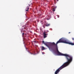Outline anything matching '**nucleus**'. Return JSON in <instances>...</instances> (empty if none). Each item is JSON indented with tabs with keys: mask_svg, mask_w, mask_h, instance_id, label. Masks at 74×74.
<instances>
[{
	"mask_svg": "<svg viewBox=\"0 0 74 74\" xmlns=\"http://www.w3.org/2000/svg\"><path fill=\"white\" fill-rule=\"evenodd\" d=\"M24 29H25V28H24Z\"/></svg>",
	"mask_w": 74,
	"mask_h": 74,
	"instance_id": "nucleus-17",
	"label": "nucleus"
},
{
	"mask_svg": "<svg viewBox=\"0 0 74 74\" xmlns=\"http://www.w3.org/2000/svg\"><path fill=\"white\" fill-rule=\"evenodd\" d=\"M24 34H25V33H23L22 34V36H24Z\"/></svg>",
	"mask_w": 74,
	"mask_h": 74,
	"instance_id": "nucleus-12",
	"label": "nucleus"
},
{
	"mask_svg": "<svg viewBox=\"0 0 74 74\" xmlns=\"http://www.w3.org/2000/svg\"><path fill=\"white\" fill-rule=\"evenodd\" d=\"M42 43L48 47L50 51H54V49H55V48L53 47L52 46L51 44H50L48 42H45L44 41H42Z\"/></svg>",
	"mask_w": 74,
	"mask_h": 74,
	"instance_id": "nucleus-2",
	"label": "nucleus"
},
{
	"mask_svg": "<svg viewBox=\"0 0 74 74\" xmlns=\"http://www.w3.org/2000/svg\"><path fill=\"white\" fill-rule=\"evenodd\" d=\"M42 49L43 50H44V49H45V48L44 47H42Z\"/></svg>",
	"mask_w": 74,
	"mask_h": 74,
	"instance_id": "nucleus-9",
	"label": "nucleus"
},
{
	"mask_svg": "<svg viewBox=\"0 0 74 74\" xmlns=\"http://www.w3.org/2000/svg\"><path fill=\"white\" fill-rule=\"evenodd\" d=\"M52 44L53 45H54V47L55 48H56V51L57 52L58 55V56H65L67 61V62L64 63L62 66L57 70L55 72V73H58L62 69H63L64 68V67H67V66H69V64H70V63L73 60V56L69 55V54H63L60 52L58 50V46H57L56 47V44L55 42L52 43Z\"/></svg>",
	"mask_w": 74,
	"mask_h": 74,
	"instance_id": "nucleus-1",
	"label": "nucleus"
},
{
	"mask_svg": "<svg viewBox=\"0 0 74 74\" xmlns=\"http://www.w3.org/2000/svg\"><path fill=\"white\" fill-rule=\"evenodd\" d=\"M33 42H36V41H33Z\"/></svg>",
	"mask_w": 74,
	"mask_h": 74,
	"instance_id": "nucleus-15",
	"label": "nucleus"
},
{
	"mask_svg": "<svg viewBox=\"0 0 74 74\" xmlns=\"http://www.w3.org/2000/svg\"><path fill=\"white\" fill-rule=\"evenodd\" d=\"M29 53H30V54H31V55H32L33 54V53H31V52H29Z\"/></svg>",
	"mask_w": 74,
	"mask_h": 74,
	"instance_id": "nucleus-11",
	"label": "nucleus"
},
{
	"mask_svg": "<svg viewBox=\"0 0 74 74\" xmlns=\"http://www.w3.org/2000/svg\"><path fill=\"white\" fill-rule=\"evenodd\" d=\"M50 25V24H48L46 25V26H49Z\"/></svg>",
	"mask_w": 74,
	"mask_h": 74,
	"instance_id": "nucleus-8",
	"label": "nucleus"
},
{
	"mask_svg": "<svg viewBox=\"0 0 74 74\" xmlns=\"http://www.w3.org/2000/svg\"><path fill=\"white\" fill-rule=\"evenodd\" d=\"M30 7V5L29 4H28L27 5V6L26 7H28V8H29Z\"/></svg>",
	"mask_w": 74,
	"mask_h": 74,
	"instance_id": "nucleus-7",
	"label": "nucleus"
},
{
	"mask_svg": "<svg viewBox=\"0 0 74 74\" xmlns=\"http://www.w3.org/2000/svg\"><path fill=\"white\" fill-rule=\"evenodd\" d=\"M42 26H43V27H44V28H45V26H44L43 25Z\"/></svg>",
	"mask_w": 74,
	"mask_h": 74,
	"instance_id": "nucleus-14",
	"label": "nucleus"
},
{
	"mask_svg": "<svg viewBox=\"0 0 74 74\" xmlns=\"http://www.w3.org/2000/svg\"><path fill=\"white\" fill-rule=\"evenodd\" d=\"M68 44L71 45H74V43L68 41Z\"/></svg>",
	"mask_w": 74,
	"mask_h": 74,
	"instance_id": "nucleus-5",
	"label": "nucleus"
},
{
	"mask_svg": "<svg viewBox=\"0 0 74 74\" xmlns=\"http://www.w3.org/2000/svg\"><path fill=\"white\" fill-rule=\"evenodd\" d=\"M25 11H29V8L26 7Z\"/></svg>",
	"mask_w": 74,
	"mask_h": 74,
	"instance_id": "nucleus-6",
	"label": "nucleus"
},
{
	"mask_svg": "<svg viewBox=\"0 0 74 74\" xmlns=\"http://www.w3.org/2000/svg\"><path fill=\"white\" fill-rule=\"evenodd\" d=\"M42 54H44V53L42 52Z\"/></svg>",
	"mask_w": 74,
	"mask_h": 74,
	"instance_id": "nucleus-16",
	"label": "nucleus"
},
{
	"mask_svg": "<svg viewBox=\"0 0 74 74\" xmlns=\"http://www.w3.org/2000/svg\"><path fill=\"white\" fill-rule=\"evenodd\" d=\"M72 40H74V38H72Z\"/></svg>",
	"mask_w": 74,
	"mask_h": 74,
	"instance_id": "nucleus-13",
	"label": "nucleus"
},
{
	"mask_svg": "<svg viewBox=\"0 0 74 74\" xmlns=\"http://www.w3.org/2000/svg\"><path fill=\"white\" fill-rule=\"evenodd\" d=\"M65 43V44H69V41L67 40H65V39L63 38H62L60 39L56 43V47L58 46V44L59 43Z\"/></svg>",
	"mask_w": 74,
	"mask_h": 74,
	"instance_id": "nucleus-3",
	"label": "nucleus"
},
{
	"mask_svg": "<svg viewBox=\"0 0 74 74\" xmlns=\"http://www.w3.org/2000/svg\"><path fill=\"white\" fill-rule=\"evenodd\" d=\"M69 33H70V32H69Z\"/></svg>",
	"mask_w": 74,
	"mask_h": 74,
	"instance_id": "nucleus-19",
	"label": "nucleus"
},
{
	"mask_svg": "<svg viewBox=\"0 0 74 74\" xmlns=\"http://www.w3.org/2000/svg\"><path fill=\"white\" fill-rule=\"evenodd\" d=\"M46 33V32H45L44 33H43V34H44V38H46V37H47V35H48V34H45V33Z\"/></svg>",
	"mask_w": 74,
	"mask_h": 74,
	"instance_id": "nucleus-4",
	"label": "nucleus"
},
{
	"mask_svg": "<svg viewBox=\"0 0 74 74\" xmlns=\"http://www.w3.org/2000/svg\"><path fill=\"white\" fill-rule=\"evenodd\" d=\"M53 11H55V8H53Z\"/></svg>",
	"mask_w": 74,
	"mask_h": 74,
	"instance_id": "nucleus-10",
	"label": "nucleus"
},
{
	"mask_svg": "<svg viewBox=\"0 0 74 74\" xmlns=\"http://www.w3.org/2000/svg\"><path fill=\"white\" fill-rule=\"evenodd\" d=\"M57 1H58V0H57Z\"/></svg>",
	"mask_w": 74,
	"mask_h": 74,
	"instance_id": "nucleus-20",
	"label": "nucleus"
},
{
	"mask_svg": "<svg viewBox=\"0 0 74 74\" xmlns=\"http://www.w3.org/2000/svg\"><path fill=\"white\" fill-rule=\"evenodd\" d=\"M23 27H24V26H23Z\"/></svg>",
	"mask_w": 74,
	"mask_h": 74,
	"instance_id": "nucleus-18",
	"label": "nucleus"
}]
</instances>
